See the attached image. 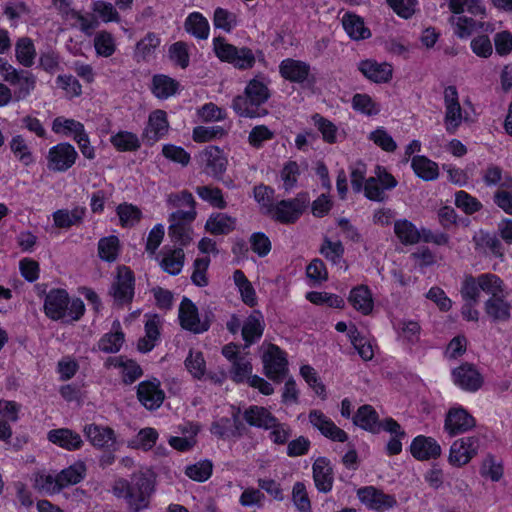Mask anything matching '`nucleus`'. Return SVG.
<instances>
[{
    "label": "nucleus",
    "mask_w": 512,
    "mask_h": 512,
    "mask_svg": "<svg viewBox=\"0 0 512 512\" xmlns=\"http://www.w3.org/2000/svg\"><path fill=\"white\" fill-rule=\"evenodd\" d=\"M111 491L116 498L126 501L130 512H140L149 506L155 491V475L151 470L134 472L130 479H116Z\"/></svg>",
    "instance_id": "1"
},
{
    "label": "nucleus",
    "mask_w": 512,
    "mask_h": 512,
    "mask_svg": "<svg viewBox=\"0 0 512 512\" xmlns=\"http://www.w3.org/2000/svg\"><path fill=\"white\" fill-rule=\"evenodd\" d=\"M269 80L263 76L251 79L244 91V95L233 99L232 107L240 117L260 118L268 114L262 105L270 98L268 88Z\"/></svg>",
    "instance_id": "2"
},
{
    "label": "nucleus",
    "mask_w": 512,
    "mask_h": 512,
    "mask_svg": "<svg viewBox=\"0 0 512 512\" xmlns=\"http://www.w3.org/2000/svg\"><path fill=\"white\" fill-rule=\"evenodd\" d=\"M194 212L176 210L168 217V236L173 243V248L164 247V256H184L183 247L192 241L191 223L195 220Z\"/></svg>",
    "instance_id": "3"
},
{
    "label": "nucleus",
    "mask_w": 512,
    "mask_h": 512,
    "mask_svg": "<svg viewBox=\"0 0 512 512\" xmlns=\"http://www.w3.org/2000/svg\"><path fill=\"white\" fill-rule=\"evenodd\" d=\"M213 46L215 54L221 61L228 62L238 69H250L255 64V54L247 47L237 48L227 43L223 37L214 38Z\"/></svg>",
    "instance_id": "4"
},
{
    "label": "nucleus",
    "mask_w": 512,
    "mask_h": 512,
    "mask_svg": "<svg viewBox=\"0 0 512 512\" xmlns=\"http://www.w3.org/2000/svg\"><path fill=\"white\" fill-rule=\"evenodd\" d=\"M310 203L307 193L301 192L293 199L281 200L271 209L272 218L282 224L295 223Z\"/></svg>",
    "instance_id": "5"
},
{
    "label": "nucleus",
    "mask_w": 512,
    "mask_h": 512,
    "mask_svg": "<svg viewBox=\"0 0 512 512\" xmlns=\"http://www.w3.org/2000/svg\"><path fill=\"white\" fill-rule=\"evenodd\" d=\"M2 78L5 82L15 87L12 94L14 101L17 102L27 99L34 91L37 82V78L32 72L16 69L11 64H9L5 73L2 74Z\"/></svg>",
    "instance_id": "6"
},
{
    "label": "nucleus",
    "mask_w": 512,
    "mask_h": 512,
    "mask_svg": "<svg viewBox=\"0 0 512 512\" xmlns=\"http://www.w3.org/2000/svg\"><path fill=\"white\" fill-rule=\"evenodd\" d=\"M134 283L132 271L126 266L119 267L117 277L109 290L115 305L121 307L131 303L134 296Z\"/></svg>",
    "instance_id": "7"
},
{
    "label": "nucleus",
    "mask_w": 512,
    "mask_h": 512,
    "mask_svg": "<svg viewBox=\"0 0 512 512\" xmlns=\"http://www.w3.org/2000/svg\"><path fill=\"white\" fill-rule=\"evenodd\" d=\"M479 447L480 440L477 436L460 438L452 443L448 461L452 466L462 467L477 455Z\"/></svg>",
    "instance_id": "8"
},
{
    "label": "nucleus",
    "mask_w": 512,
    "mask_h": 512,
    "mask_svg": "<svg viewBox=\"0 0 512 512\" xmlns=\"http://www.w3.org/2000/svg\"><path fill=\"white\" fill-rule=\"evenodd\" d=\"M78 153L70 143H59L49 149L48 169L54 172H65L76 162Z\"/></svg>",
    "instance_id": "9"
},
{
    "label": "nucleus",
    "mask_w": 512,
    "mask_h": 512,
    "mask_svg": "<svg viewBox=\"0 0 512 512\" xmlns=\"http://www.w3.org/2000/svg\"><path fill=\"white\" fill-rule=\"evenodd\" d=\"M262 360L265 375L275 382H281L288 371L284 352L278 346L270 344Z\"/></svg>",
    "instance_id": "10"
},
{
    "label": "nucleus",
    "mask_w": 512,
    "mask_h": 512,
    "mask_svg": "<svg viewBox=\"0 0 512 512\" xmlns=\"http://www.w3.org/2000/svg\"><path fill=\"white\" fill-rule=\"evenodd\" d=\"M179 321L183 329L196 334L203 333L210 327L208 318L201 321L196 305L187 297H184L180 303Z\"/></svg>",
    "instance_id": "11"
},
{
    "label": "nucleus",
    "mask_w": 512,
    "mask_h": 512,
    "mask_svg": "<svg viewBox=\"0 0 512 512\" xmlns=\"http://www.w3.org/2000/svg\"><path fill=\"white\" fill-rule=\"evenodd\" d=\"M357 496L364 505L378 512L391 509L397 504V500L393 495L385 494L374 486L358 489Z\"/></svg>",
    "instance_id": "12"
},
{
    "label": "nucleus",
    "mask_w": 512,
    "mask_h": 512,
    "mask_svg": "<svg viewBox=\"0 0 512 512\" xmlns=\"http://www.w3.org/2000/svg\"><path fill=\"white\" fill-rule=\"evenodd\" d=\"M137 398L146 409H158L165 399V393L160 388V381L154 378L140 382L137 386Z\"/></svg>",
    "instance_id": "13"
},
{
    "label": "nucleus",
    "mask_w": 512,
    "mask_h": 512,
    "mask_svg": "<svg viewBox=\"0 0 512 512\" xmlns=\"http://www.w3.org/2000/svg\"><path fill=\"white\" fill-rule=\"evenodd\" d=\"M475 425L474 417L464 408H451L446 415L444 429L451 437H454L471 430Z\"/></svg>",
    "instance_id": "14"
},
{
    "label": "nucleus",
    "mask_w": 512,
    "mask_h": 512,
    "mask_svg": "<svg viewBox=\"0 0 512 512\" xmlns=\"http://www.w3.org/2000/svg\"><path fill=\"white\" fill-rule=\"evenodd\" d=\"M70 303L69 295L64 289H52L45 297L44 312L52 320H60L66 316L68 305Z\"/></svg>",
    "instance_id": "15"
},
{
    "label": "nucleus",
    "mask_w": 512,
    "mask_h": 512,
    "mask_svg": "<svg viewBox=\"0 0 512 512\" xmlns=\"http://www.w3.org/2000/svg\"><path fill=\"white\" fill-rule=\"evenodd\" d=\"M454 383L461 389L475 392L481 388L483 377L478 370L469 363H464L452 371Z\"/></svg>",
    "instance_id": "16"
},
{
    "label": "nucleus",
    "mask_w": 512,
    "mask_h": 512,
    "mask_svg": "<svg viewBox=\"0 0 512 512\" xmlns=\"http://www.w3.org/2000/svg\"><path fill=\"white\" fill-rule=\"evenodd\" d=\"M309 421L324 437L332 441L345 442L348 439L347 433L319 410L310 411Z\"/></svg>",
    "instance_id": "17"
},
{
    "label": "nucleus",
    "mask_w": 512,
    "mask_h": 512,
    "mask_svg": "<svg viewBox=\"0 0 512 512\" xmlns=\"http://www.w3.org/2000/svg\"><path fill=\"white\" fill-rule=\"evenodd\" d=\"M205 171L216 180H220L227 168V158L217 146H209L202 152Z\"/></svg>",
    "instance_id": "18"
},
{
    "label": "nucleus",
    "mask_w": 512,
    "mask_h": 512,
    "mask_svg": "<svg viewBox=\"0 0 512 512\" xmlns=\"http://www.w3.org/2000/svg\"><path fill=\"white\" fill-rule=\"evenodd\" d=\"M313 480L319 492L328 493L333 487L334 473L329 459L318 457L312 466Z\"/></svg>",
    "instance_id": "19"
},
{
    "label": "nucleus",
    "mask_w": 512,
    "mask_h": 512,
    "mask_svg": "<svg viewBox=\"0 0 512 512\" xmlns=\"http://www.w3.org/2000/svg\"><path fill=\"white\" fill-rule=\"evenodd\" d=\"M310 65L301 60L286 58L279 65V73L285 79L293 83H303L310 75Z\"/></svg>",
    "instance_id": "20"
},
{
    "label": "nucleus",
    "mask_w": 512,
    "mask_h": 512,
    "mask_svg": "<svg viewBox=\"0 0 512 512\" xmlns=\"http://www.w3.org/2000/svg\"><path fill=\"white\" fill-rule=\"evenodd\" d=\"M210 432L220 439L241 438L246 426L235 418V423L228 417L219 418L211 423Z\"/></svg>",
    "instance_id": "21"
},
{
    "label": "nucleus",
    "mask_w": 512,
    "mask_h": 512,
    "mask_svg": "<svg viewBox=\"0 0 512 512\" xmlns=\"http://www.w3.org/2000/svg\"><path fill=\"white\" fill-rule=\"evenodd\" d=\"M410 451L417 460L436 459L441 455V447L438 442L424 435L414 438L410 445Z\"/></svg>",
    "instance_id": "22"
},
{
    "label": "nucleus",
    "mask_w": 512,
    "mask_h": 512,
    "mask_svg": "<svg viewBox=\"0 0 512 512\" xmlns=\"http://www.w3.org/2000/svg\"><path fill=\"white\" fill-rule=\"evenodd\" d=\"M242 415L246 423L252 427L269 430L275 425L276 417L263 406L251 405Z\"/></svg>",
    "instance_id": "23"
},
{
    "label": "nucleus",
    "mask_w": 512,
    "mask_h": 512,
    "mask_svg": "<svg viewBox=\"0 0 512 512\" xmlns=\"http://www.w3.org/2000/svg\"><path fill=\"white\" fill-rule=\"evenodd\" d=\"M358 68L367 79L375 83H386L392 78V66L386 62L363 60L359 63Z\"/></svg>",
    "instance_id": "24"
},
{
    "label": "nucleus",
    "mask_w": 512,
    "mask_h": 512,
    "mask_svg": "<svg viewBox=\"0 0 512 512\" xmlns=\"http://www.w3.org/2000/svg\"><path fill=\"white\" fill-rule=\"evenodd\" d=\"M84 433L94 447L109 449L115 445V433L109 427L90 424L85 426Z\"/></svg>",
    "instance_id": "25"
},
{
    "label": "nucleus",
    "mask_w": 512,
    "mask_h": 512,
    "mask_svg": "<svg viewBox=\"0 0 512 512\" xmlns=\"http://www.w3.org/2000/svg\"><path fill=\"white\" fill-rule=\"evenodd\" d=\"M486 315L493 322H506L511 317V304L501 295H494L484 303Z\"/></svg>",
    "instance_id": "26"
},
{
    "label": "nucleus",
    "mask_w": 512,
    "mask_h": 512,
    "mask_svg": "<svg viewBox=\"0 0 512 512\" xmlns=\"http://www.w3.org/2000/svg\"><path fill=\"white\" fill-rule=\"evenodd\" d=\"M168 128L169 124L166 112L163 110H155L149 116L144 137L151 143H154L167 133Z\"/></svg>",
    "instance_id": "27"
},
{
    "label": "nucleus",
    "mask_w": 512,
    "mask_h": 512,
    "mask_svg": "<svg viewBox=\"0 0 512 512\" xmlns=\"http://www.w3.org/2000/svg\"><path fill=\"white\" fill-rule=\"evenodd\" d=\"M47 438L53 444L69 451L77 450L83 444L81 436L68 428L53 429L48 432Z\"/></svg>",
    "instance_id": "28"
},
{
    "label": "nucleus",
    "mask_w": 512,
    "mask_h": 512,
    "mask_svg": "<svg viewBox=\"0 0 512 512\" xmlns=\"http://www.w3.org/2000/svg\"><path fill=\"white\" fill-rule=\"evenodd\" d=\"M86 214V208L76 206L72 210L59 209L53 213L54 225L57 228L69 229L72 226H79L82 224Z\"/></svg>",
    "instance_id": "29"
},
{
    "label": "nucleus",
    "mask_w": 512,
    "mask_h": 512,
    "mask_svg": "<svg viewBox=\"0 0 512 512\" xmlns=\"http://www.w3.org/2000/svg\"><path fill=\"white\" fill-rule=\"evenodd\" d=\"M353 423L371 433H378L381 429L378 413L371 405L359 407L353 417Z\"/></svg>",
    "instance_id": "30"
},
{
    "label": "nucleus",
    "mask_w": 512,
    "mask_h": 512,
    "mask_svg": "<svg viewBox=\"0 0 512 512\" xmlns=\"http://www.w3.org/2000/svg\"><path fill=\"white\" fill-rule=\"evenodd\" d=\"M264 331L263 316L260 311H254L247 317L242 327V337L246 347L261 338Z\"/></svg>",
    "instance_id": "31"
},
{
    "label": "nucleus",
    "mask_w": 512,
    "mask_h": 512,
    "mask_svg": "<svg viewBox=\"0 0 512 512\" xmlns=\"http://www.w3.org/2000/svg\"><path fill=\"white\" fill-rule=\"evenodd\" d=\"M236 219L225 213H213L205 224V230L213 235H225L235 229Z\"/></svg>",
    "instance_id": "32"
},
{
    "label": "nucleus",
    "mask_w": 512,
    "mask_h": 512,
    "mask_svg": "<svg viewBox=\"0 0 512 512\" xmlns=\"http://www.w3.org/2000/svg\"><path fill=\"white\" fill-rule=\"evenodd\" d=\"M348 301L363 315H368L373 310L372 294L368 286L360 285L350 291Z\"/></svg>",
    "instance_id": "33"
},
{
    "label": "nucleus",
    "mask_w": 512,
    "mask_h": 512,
    "mask_svg": "<svg viewBox=\"0 0 512 512\" xmlns=\"http://www.w3.org/2000/svg\"><path fill=\"white\" fill-rule=\"evenodd\" d=\"M411 167L415 174L425 181H432L438 178V165L426 156H414L411 159Z\"/></svg>",
    "instance_id": "34"
},
{
    "label": "nucleus",
    "mask_w": 512,
    "mask_h": 512,
    "mask_svg": "<svg viewBox=\"0 0 512 512\" xmlns=\"http://www.w3.org/2000/svg\"><path fill=\"white\" fill-rule=\"evenodd\" d=\"M185 30L198 39H207L209 36V23L201 13L193 12L185 20Z\"/></svg>",
    "instance_id": "35"
},
{
    "label": "nucleus",
    "mask_w": 512,
    "mask_h": 512,
    "mask_svg": "<svg viewBox=\"0 0 512 512\" xmlns=\"http://www.w3.org/2000/svg\"><path fill=\"white\" fill-rule=\"evenodd\" d=\"M342 24L344 30L352 39H366L371 35L370 30L365 27L363 20L357 15L346 14L343 17Z\"/></svg>",
    "instance_id": "36"
},
{
    "label": "nucleus",
    "mask_w": 512,
    "mask_h": 512,
    "mask_svg": "<svg viewBox=\"0 0 512 512\" xmlns=\"http://www.w3.org/2000/svg\"><path fill=\"white\" fill-rule=\"evenodd\" d=\"M86 467L83 462H77L66 469H63L58 477L60 490L69 485H75L81 482L85 476Z\"/></svg>",
    "instance_id": "37"
},
{
    "label": "nucleus",
    "mask_w": 512,
    "mask_h": 512,
    "mask_svg": "<svg viewBox=\"0 0 512 512\" xmlns=\"http://www.w3.org/2000/svg\"><path fill=\"white\" fill-rule=\"evenodd\" d=\"M17 61L24 67H31L34 64L36 51L32 40L28 37L18 39L15 45Z\"/></svg>",
    "instance_id": "38"
},
{
    "label": "nucleus",
    "mask_w": 512,
    "mask_h": 512,
    "mask_svg": "<svg viewBox=\"0 0 512 512\" xmlns=\"http://www.w3.org/2000/svg\"><path fill=\"white\" fill-rule=\"evenodd\" d=\"M394 232L404 244H415L421 240V231L417 230L415 225L406 219L395 222Z\"/></svg>",
    "instance_id": "39"
},
{
    "label": "nucleus",
    "mask_w": 512,
    "mask_h": 512,
    "mask_svg": "<svg viewBox=\"0 0 512 512\" xmlns=\"http://www.w3.org/2000/svg\"><path fill=\"white\" fill-rule=\"evenodd\" d=\"M178 82L165 75H155L153 77L152 91L157 98L166 99L176 93Z\"/></svg>",
    "instance_id": "40"
},
{
    "label": "nucleus",
    "mask_w": 512,
    "mask_h": 512,
    "mask_svg": "<svg viewBox=\"0 0 512 512\" xmlns=\"http://www.w3.org/2000/svg\"><path fill=\"white\" fill-rule=\"evenodd\" d=\"M195 192L203 201L208 202L215 208L224 209L227 206L222 191L218 187L211 185L197 186Z\"/></svg>",
    "instance_id": "41"
},
{
    "label": "nucleus",
    "mask_w": 512,
    "mask_h": 512,
    "mask_svg": "<svg viewBox=\"0 0 512 512\" xmlns=\"http://www.w3.org/2000/svg\"><path fill=\"white\" fill-rule=\"evenodd\" d=\"M84 125L74 119H68L64 117H57L53 120L52 130L56 134H62L64 136H78L83 130Z\"/></svg>",
    "instance_id": "42"
},
{
    "label": "nucleus",
    "mask_w": 512,
    "mask_h": 512,
    "mask_svg": "<svg viewBox=\"0 0 512 512\" xmlns=\"http://www.w3.org/2000/svg\"><path fill=\"white\" fill-rule=\"evenodd\" d=\"M117 215L122 227L135 226L142 217V212L137 206L128 203L119 204L116 208Z\"/></svg>",
    "instance_id": "43"
},
{
    "label": "nucleus",
    "mask_w": 512,
    "mask_h": 512,
    "mask_svg": "<svg viewBox=\"0 0 512 512\" xmlns=\"http://www.w3.org/2000/svg\"><path fill=\"white\" fill-rule=\"evenodd\" d=\"M167 204L172 207L176 208L177 210H181V207H188L189 209L185 212H194V218L197 216L196 211V201L192 195L187 190H183L178 193H171L167 196Z\"/></svg>",
    "instance_id": "44"
},
{
    "label": "nucleus",
    "mask_w": 512,
    "mask_h": 512,
    "mask_svg": "<svg viewBox=\"0 0 512 512\" xmlns=\"http://www.w3.org/2000/svg\"><path fill=\"white\" fill-rule=\"evenodd\" d=\"M110 141L119 151H136L140 147L137 135L128 131L118 132L111 137Z\"/></svg>",
    "instance_id": "45"
},
{
    "label": "nucleus",
    "mask_w": 512,
    "mask_h": 512,
    "mask_svg": "<svg viewBox=\"0 0 512 512\" xmlns=\"http://www.w3.org/2000/svg\"><path fill=\"white\" fill-rule=\"evenodd\" d=\"M94 47L97 55L102 57H109L116 50L114 37L108 31H100L95 35Z\"/></svg>",
    "instance_id": "46"
},
{
    "label": "nucleus",
    "mask_w": 512,
    "mask_h": 512,
    "mask_svg": "<svg viewBox=\"0 0 512 512\" xmlns=\"http://www.w3.org/2000/svg\"><path fill=\"white\" fill-rule=\"evenodd\" d=\"M349 337L354 348L364 361L371 360L374 356L372 345L360 335V332L354 327L349 331Z\"/></svg>",
    "instance_id": "47"
},
{
    "label": "nucleus",
    "mask_w": 512,
    "mask_h": 512,
    "mask_svg": "<svg viewBox=\"0 0 512 512\" xmlns=\"http://www.w3.org/2000/svg\"><path fill=\"white\" fill-rule=\"evenodd\" d=\"M450 22L455 25V34L460 38L470 36L477 28L482 25L472 18L466 16L451 17Z\"/></svg>",
    "instance_id": "48"
},
{
    "label": "nucleus",
    "mask_w": 512,
    "mask_h": 512,
    "mask_svg": "<svg viewBox=\"0 0 512 512\" xmlns=\"http://www.w3.org/2000/svg\"><path fill=\"white\" fill-rule=\"evenodd\" d=\"M124 342V333L117 330L114 333H106L98 342V347L105 353H116Z\"/></svg>",
    "instance_id": "49"
},
{
    "label": "nucleus",
    "mask_w": 512,
    "mask_h": 512,
    "mask_svg": "<svg viewBox=\"0 0 512 512\" xmlns=\"http://www.w3.org/2000/svg\"><path fill=\"white\" fill-rule=\"evenodd\" d=\"M160 45V39L154 33H148L136 45L135 55L142 60L149 58Z\"/></svg>",
    "instance_id": "50"
},
{
    "label": "nucleus",
    "mask_w": 512,
    "mask_h": 512,
    "mask_svg": "<svg viewBox=\"0 0 512 512\" xmlns=\"http://www.w3.org/2000/svg\"><path fill=\"white\" fill-rule=\"evenodd\" d=\"M116 366L123 368V381L131 384L140 378L143 374L141 367L133 360L125 359L121 356L118 358Z\"/></svg>",
    "instance_id": "51"
},
{
    "label": "nucleus",
    "mask_w": 512,
    "mask_h": 512,
    "mask_svg": "<svg viewBox=\"0 0 512 512\" xmlns=\"http://www.w3.org/2000/svg\"><path fill=\"white\" fill-rule=\"evenodd\" d=\"M212 468V463L208 460H204L188 466L185 474L194 481L204 482L211 476Z\"/></svg>",
    "instance_id": "52"
},
{
    "label": "nucleus",
    "mask_w": 512,
    "mask_h": 512,
    "mask_svg": "<svg viewBox=\"0 0 512 512\" xmlns=\"http://www.w3.org/2000/svg\"><path fill=\"white\" fill-rule=\"evenodd\" d=\"M210 264V258H196L193 264V273L191 280L198 287L208 285L207 270Z\"/></svg>",
    "instance_id": "53"
},
{
    "label": "nucleus",
    "mask_w": 512,
    "mask_h": 512,
    "mask_svg": "<svg viewBox=\"0 0 512 512\" xmlns=\"http://www.w3.org/2000/svg\"><path fill=\"white\" fill-rule=\"evenodd\" d=\"M10 149L24 165H29L33 161L32 154L22 135H16L11 139Z\"/></svg>",
    "instance_id": "54"
},
{
    "label": "nucleus",
    "mask_w": 512,
    "mask_h": 512,
    "mask_svg": "<svg viewBox=\"0 0 512 512\" xmlns=\"http://www.w3.org/2000/svg\"><path fill=\"white\" fill-rule=\"evenodd\" d=\"M455 205L466 214L477 212L482 207V204L475 197L463 190L456 192Z\"/></svg>",
    "instance_id": "55"
},
{
    "label": "nucleus",
    "mask_w": 512,
    "mask_h": 512,
    "mask_svg": "<svg viewBox=\"0 0 512 512\" xmlns=\"http://www.w3.org/2000/svg\"><path fill=\"white\" fill-rule=\"evenodd\" d=\"M445 126L446 131L450 134H454L457 128L461 125L463 116H462V108L460 103L455 105H450L445 107Z\"/></svg>",
    "instance_id": "56"
},
{
    "label": "nucleus",
    "mask_w": 512,
    "mask_h": 512,
    "mask_svg": "<svg viewBox=\"0 0 512 512\" xmlns=\"http://www.w3.org/2000/svg\"><path fill=\"white\" fill-rule=\"evenodd\" d=\"M187 370L195 377L200 379L205 373V360L202 352L190 351L185 360Z\"/></svg>",
    "instance_id": "57"
},
{
    "label": "nucleus",
    "mask_w": 512,
    "mask_h": 512,
    "mask_svg": "<svg viewBox=\"0 0 512 512\" xmlns=\"http://www.w3.org/2000/svg\"><path fill=\"white\" fill-rule=\"evenodd\" d=\"M292 500L297 509L301 512H310L311 503L308 498L306 487L302 482H296L292 489Z\"/></svg>",
    "instance_id": "58"
},
{
    "label": "nucleus",
    "mask_w": 512,
    "mask_h": 512,
    "mask_svg": "<svg viewBox=\"0 0 512 512\" xmlns=\"http://www.w3.org/2000/svg\"><path fill=\"white\" fill-rule=\"evenodd\" d=\"M480 289L487 294H490V297H494V295H500L502 292V281L499 277L494 274H483L477 278Z\"/></svg>",
    "instance_id": "59"
},
{
    "label": "nucleus",
    "mask_w": 512,
    "mask_h": 512,
    "mask_svg": "<svg viewBox=\"0 0 512 512\" xmlns=\"http://www.w3.org/2000/svg\"><path fill=\"white\" fill-rule=\"evenodd\" d=\"M352 106L355 110L367 115H376L380 109L367 94H355L352 99Z\"/></svg>",
    "instance_id": "60"
},
{
    "label": "nucleus",
    "mask_w": 512,
    "mask_h": 512,
    "mask_svg": "<svg viewBox=\"0 0 512 512\" xmlns=\"http://www.w3.org/2000/svg\"><path fill=\"white\" fill-rule=\"evenodd\" d=\"M121 252L120 240L115 235L103 237L98 242L99 256H117Z\"/></svg>",
    "instance_id": "61"
},
{
    "label": "nucleus",
    "mask_w": 512,
    "mask_h": 512,
    "mask_svg": "<svg viewBox=\"0 0 512 512\" xmlns=\"http://www.w3.org/2000/svg\"><path fill=\"white\" fill-rule=\"evenodd\" d=\"M306 275L313 285L320 284L328 278L326 267L319 258H314L306 267Z\"/></svg>",
    "instance_id": "62"
},
{
    "label": "nucleus",
    "mask_w": 512,
    "mask_h": 512,
    "mask_svg": "<svg viewBox=\"0 0 512 512\" xmlns=\"http://www.w3.org/2000/svg\"><path fill=\"white\" fill-rule=\"evenodd\" d=\"M104 22H119L120 15L113 4L105 1H96L92 7Z\"/></svg>",
    "instance_id": "63"
},
{
    "label": "nucleus",
    "mask_w": 512,
    "mask_h": 512,
    "mask_svg": "<svg viewBox=\"0 0 512 512\" xmlns=\"http://www.w3.org/2000/svg\"><path fill=\"white\" fill-rule=\"evenodd\" d=\"M252 371V365L249 360L241 356L232 363L231 378L237 382H243L248 379Z\"/></svg>",
    "instance_id": "64"
}]
</instances>
